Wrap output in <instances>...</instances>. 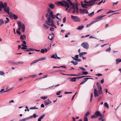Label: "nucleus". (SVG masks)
<instances>
[{"label": "nucleus", "mask_w": 121, "mask_h": 121, "mask_svg": "<svg viewBox=\"0 0 121 121\" xmlns=\"http://www.w3.org/2000/svg\"><path fill=\"white\" fill-rule=\"evenodd\" d=\"M76 5L75 7L73 9V10L72 11V13H75L76 12V13L77 14H78L79 13V11H78V4L77 3H76Z\"/></svg>", "instance_id": "0eeeda50"}, {"label": "nucleus", "mask_w": 121, "mask_h": 121, "mask_svg": "<svg viewBox=\"0 0 121 121\" xmlns=\"http://www.w3.org/2000/svg\"><path fill=\"white\" fill-rule=\"evenodd\" d=\"M51 57V58H55L56 59H60V57H58L57 56V54H53L52 56Z\"/></svg>", "instance_id": "2eb2a0df"}, {"label": "nucleus", "mask_w": 121, "mask_h": 121, "mask_svg": "<svg viewBox=\"0 0 121 121\" xmlns=\"http://www.w3.org/2000/svg\"><path fill=\"white\" fill-rule=\"evenodd\" d=\"M71 63H73V64L74 65H76L78 64L77 62L75 61H71Z\"/></svg>", "instance_id": "a18cd8bd"}, {"label": "nucleus", "mask_w": 121, "mask_h": 121, "mask_svg": "<svg viewBox=\"0 0 121 121\" xmlns=\"http://www.w3.org/2000/svg\"><path fill=\"white\" fill-rule=\"evenodd\" d=\"M84 26H79L76 29L79 30H82L84 27Z\"/></svg>", "instance_id": "393cba45"}, {"label": "nucleus", "mask_w": 121, "mask_h": 121, "mask_svg": "<svg viewBox=\"0 0 121 121\" xmlns=\"http://www.w3.org/2000/svg\"><path fill=\"white\" fill-rule=\"evenodd\" d=\"M37 75L36 74H34L33 75H29V77H30L31 78H34L36 77L37 76Z\"/></svg>", "instance_id": "7c9ffc66"}, {"label": "nucleus", "mask_w": 121, "mask_h": 121, "mask_svg": "<svg viewBox=\"0 0 121 121\" xmlns=\"http://www.w3.org/2000/svg\"><path fill=\"white\" fill-rule=\"evenodd\" d=\"M111 48H110V47L108 48L107 49L105 50V51L106 52H109L111 51Z\"/></svg>", "instance_id": "09e8293b"}, {"label": "nucleus", "mask_w": 121, "mask_h": 121, "mask_svg": "<svg viewBox=\"0 0 121 121\" xmlns=\"http://www.w3.org/2000/svg\"><path fill=\"white\" fill-rule=\"evenodd\" d=\"M88 119L87 117H84V119L83 120V121H88Z\"/></svg>", "instance_id": "e2e57ef3"}, {"label": "nucleus", "mask_w": 121, "mask_h": 121, "mask_svg": "<svg viewBox=\"0 0 121 121\" xmlns=\"http://www.w3.org/2000/svg\"><path fill=\"white\" fill-rule=\"evenodd\" d=\"M54 37L51 35H49L48 36V38L51 40H52L53 38Z\"/></svg>", "instance_id": "2f4dec72"}, {"label": "nucleus", "mask_w": 121, "mask_h": 121, "mask_svg": "<svg viewBox=\"0 0 121 121\" xmlns=\"http://www.w3.org/2000/svg\"><path fill=\"white\" fill-rule=\"evenodd\" d=\"M55 16L53 14V13L52 11L49 14V17L51 18L52 19H54L55 18Z\"/></svg>", "instance_id": "9b49d317"}, {"label": "nucleus", "mask_w": 121, "mask_h": 121, "mask_svg": "<svg viewBox=\"0 0 121 121\" xmlns=\"http://www.w3.org/2000/svg\"><path fill=\"white\" fill-rule=\"evenodd\" d=\"M68 79H70V81L72 82H75L76 80V77H74L73 78H68Z\"/></svg>", "instance_id": "a211bd4d"}, {"label": "nucleus", "mask_w": 121, "mask_h": 121, "mask_svg": "<svg viewBox=\"0 0 121 121\" xmlns=\"http://www.w3.org/2000/svg\"><path fill=\"white\" fill-rule=\"evenodd\" d=\"M79 11L80 13H84L86 14H88V12L87 10L86 9H79Z\"/></svg>", "instance_id": "1a4fd4ad"}, {"label": "nucleus", "mask_w": 121, "mask_h": 121, "mask_svg": "<svg viewBox=\"0 0 121 121\" xmlns=\"http://www.w3.org/2000/svg\"><path fill=\"white\" fill-rule=\"evenodd\" d=\"M61 91H59L58 92L56 93V95H59L60 93H61Z\"/></svg>", "instance_id": "6e6d98bb"}, {"label": "nucleus", "mask_w": 121, "mask_h": 121, "mask_svg": "<svg viewBox=\"0 0 121 121\" xmlns=\"http://www.w3.org/2000/svg\"><path fill=\"white\" fill-rule=\"evenodd\" d=\"M20 39L22 40H24V37L23 35H20Z\"/></svg>", "instance_id": "603ef678"}, {"label": "nucleus", "mask_w": 121, "mask_h": 121, "mask_svg": "<svg viewBox=\"0 0 121 121\" xmlns=\"http://www.w3.org/2000/svg\"><path fill=\"white\" fill-rule=\"evenodd\" d=\"M117 10H115V11H112V10H110V11H108V12H107L106 13L107 14H108V13H112V12H115V11H117Z\"/></svg>", "instance_id": "c03bdc74"}, {"label": "nucleus", "mask_w": 121, "mask_h": 121, "mask_svg": "<svg viewBox=\"0 0 121 121\" xmlns=\"http://www.w3.org/2000/svg\"><path fill=\"white\" fill-rule=\"evenodd\" d=\"M79 56L80 57H82V56L83 55V52L80 53L79 54Z\"/></svg>", "instance_id": "69168bd1"}, {"label": "nucleus", "mask_w": 121, "mask_h": 121, "mask_svg": "<svg viewBox=\"0 0 121 121\" xmlns=\"http://www.w3.org/2000/svg\"><path fill=\"white\" fill-rule=\"evenodd\" d=\"M96 85H97V86L98 88H102L101 87L99 83L97 82L96 83Z\"/></svg>", "instance_id": "79ce46f5"}, {"label": "nucleus", "mask_w": 121, "mask_h": 121, "mask_svg": "<svg viewBox=\"0 0 121 121\" xmlns=\"http://www.w3.org/2000/svg\"><path fill=\"white\" fill-rule=\"evenodd\" d=\"M33 117H34L35 118H36V117H38V116H37L35 113H34L33 114Z\"/></svg>", "instance_id": "680f3d73"}, {"label": "nucleus", "mask_w": 121, "mask_h": 121, "mask_svg": "<svg viewBox=\"0 0 121 121\" xmlns=\"http://www.w3.org/2000/svg\"><path fill=\"white\" fill-rule=\"evenodd\" d=\"M98 92L97 90L95 89L94 90V94L95 97H96L99 96V95H101L102 94L103 92L102 90V88H98Z\"/></svg>", "instance_id": "7ed1b4c3"}, {"label": "nucleus", "mask_w": 121, "mask_h": 121, "mask_svg": "<svg viewBox=\"0 0 121 121\" xmlns=\"http://www.w3.org/2000/svg\"><path fill=\"white\" fill-rule=\"evenodd\" d=\"M17 64H21L22 65H23L24 63V62L23 61H19L17 62Z\"/></svg>", "instance_id": "864d4df0"}, {"label": "nucleus", "mask_w": 121, "mask_h": 121, "mask_svg": "<svg viewBox=\"0 0 121 121\" xmlns=\"http://www.w3.org/2000/svg\"><path fill=\"white\" fill-rule=\"evenodd\" d=\"M82 73L81 74H80V75H83V74H84V75H87V74H88V73L87 72H82Z\"/></svg>", "instance_id": "f704fd0d"}, {"label": "nucleus", "mask_w": 121, "mask_h": 121, "mask_svg": "<svg viewBox=\"0 0 121 121\" xmlns=\"http://www.w3.org/2000/svg\"><path fill=\"white\" fill-rule=\"evenodd\" d=\"M79 68L83 71H84L86 70L85 69L82 67H79Z\"/></svg>", "instance_id": "5fc2aeb1"}, {"label": "nucleus", "mask_w": 121, "mask_h": 121, "mask_svg": "<svg viewBox=\"0 0 121 121\" xmlns=\"http://www.w3.org/2000/svg\"><path fill=\"white\" fill-rule=\"evenodd\" d=\"M64 1H66L65 0H63L62 1H59L57 2H56L55 4L58 6H65V3Z\"/></svg>", "instance_id": "6e6552de"}, {"label": "nucleus", "mask_w": 121, "mask_h": 121, "mask_svg": "<svg viewBox=\"0 0 121 121\" xmlns=\"http://www.w3.org/2000/svg\"><path fill=\"white\" fill-rule=\"evenodd\" d=\"M51 19L50 17H48L47 19V20L45 21L46 23L48 25L56 28V26L54 24V22L53 20Z\"/></svg>", "instance_id": "f03ea898"}, {"label": "nucleus", "mask_w": 121, "mask_h": 121, "mask_svg": "<svg viewBox=\"0 0 121 121\" xmlns=\"http://www.w3.org/2000/svg\"><path fill=\"white\" fill-rule=\"evenodd\" d=\"M4 22L2 19H0V26L2 25Z\"/></svg>", "instance_id": "e433bc0d"}, {"label": "nucleus", "mask_w": 121, "mask_h": 121, "mask_svg": "<svg viewBox=\"0 0 121 121\" xmlns=\"http://www.w3.org/2000/svg\"><path fill=\"white\" fill-rule=\"evenodd\" d=\"M45 114H43V115L40 116L38 118V121H41V120L45 116Z\"/></svg>", "instance_id": "412c9836"}, {"label": "nucleus", "mask_w": 121, "mask_h": 121, "mask_svg": "<svg viewBox=\"0 0 121 121\" xmlns=\"http://www.w3.org/2000/svg\"><path fill=\"white\" fill-rule=\"evenodd\" d=\"M95 2L93 1V0H91V1H89V3L88 4V5H89V6H91L92 5H94V4Z\"/></svg>", "instance_id": "dca6fc26"}, {"label": "nucleus", "mask_w": 121, "mask_h": 121, "mask_svg": "<svg viewBox=\"0 0 121 121\" xmlns=\"http://www.w3.org/2000/svg\"><path fill=\"white\" fill-rule=\"evenodd\" d=\"M83 6H84V7H82L84 9H87V7L86 6H89L88 4H84V5H83Z\"/></svg>", "instance_id": "473e14b6"}, {"label": "nucleus", "mask_w": 121, "mask_h": 121, "mask_svg": "<svg viewBox=\"0 0 121 121\" xmlns=\"http://www.w3.org/2000/svg\"><path fill=\"white\" fill-rule=\"evenodd\" d=\"M6 19L7 20V21L5 22V23L6 24L8 23L9 22V19L8 18L6 17Z\"/></svg>", "instance_id": "de8ad7c7"}, {"label": "nucleus", "mask_w": 121, "mask_h": 121, "mask_svg": "<svg viewBox=\"0 0 121 121\" xmlns=\"http://www.w3.org/2000/svg\"><path fill=\"white\" fill-rule=\"evenodd\" d=\"M48 5L49 8L52 9H54L55 7V5L52 3L48 4Z\"/></svg>", "instance_id": "f3484780"}, {"label": "nucleus", "mask_w": 121, "mask_h": 121, "mask_svg": "<svg viewBox=\"0 0 121 121\" xmlns=\"http://www.w3.org/2000/svg\"><path fill=\"white\" fill-rule=\"evenodd\" d=\"M4 74V73L3 71H0V75H3Z\"/></svg>", "instance_id": "052dcab7"}, {"label": "nucleus", "mask_w": 121, "mask_h": 121, "mask_svg": "<svg viewBox=\"0 0 121 121\" xmlns=\"http://www.w3.org/2000/svg\"><path fill=\"white\" fill-rule=\"evenodd\" d=\"M87 81V80H85V81H83L81 82L80 83V85H82V84H84Z\"/></svg>", "instance_id": "13d9d810"}, {"label": "nucleus", "mask_w": 121, "mask_h": 121, "mask_svg": "<svg viewBox=\"0 0 121 121\" xmlns=\"http://www.w3.org/2000/svg\"><path fill=\"white\" fill-rule=\"evenodd\" d=\"M35 49H33L31 48H30L27 49L26 50L24 51H25L28 52L30 51H34Z\"/></svg>", "instance_id": "b1692460"}, {"label": "nucleus", "mask_w": 121, "mask_h": 121, "mask_svg": "<svg viewBox=\"0 0 121 121\" xmlns=\"http://www.w3.org/2000/svg\"><path fill=\"white\" fill-rule=\"evenodd\" d=\"M69 4L71 5L72 6V7L71 8V9H74L75 7H74V6L73 4L71 2H70Z\"/></svg>", "instance_id": "4c0bfd02"}, {"label": "nucleus", "mask_w": 121, "mask_h": 121, "mask_svg": "<svg viewBox=\"0 0 121 121\" xmlns=\"http://www.w3.org/2000/svg\"><path fill=\"white\" fill-rule=\"evenodd\" d=\"M63 75H70L71 76H79L80 75H81L80 74V73H78V75L76 74H62Z\"/></svg>", "instance_id": "4be33fe9"}, {"label": "nucleus", "mask_w": 121, "mask_h": 121, "mask_svg": "<svg viewBox=\"0 0 121 121\" xmlns=\"http://www.w3.org/2000/svg\"><path fill=\"white\" fill-rule=\"evenodd\" d=\"M90 114V113L89 112H87L85 114L84 117H87V116Z\"/></svg>", "instance_id": "a19ab883"}, {"label": "nucleus", "mask_w": 121, "mask_h": 121, "mask_svg": "<svg viewBox=\"0 0 121 121\" xmlns=\"http://www.w3.org/2000/svg\"><path fill=\"white\" fill-rule=\"evenodd\" d=\"M48 51L47 49L46 48H44V49H42L40 50L41 52L42 53H43L44 52H46Z\"/></svg>", "instance_id": "6ab92c4d"}, {"label": "nucleus", "mask_w": 121, "mask_h": 121, "mask_svg": "<svg viewBox=\"0 0 121 121\" xmlns=\"http://www.w3.org/2000/svg\"><path fill=\"white\" fill-rule=\"evenodd\" d=\"M0 6L1 9L3 8L4 11L8 13L9 15H10L9 12V7H7V4L6 3L4 2L3 3L2 1H0Z\"/></svg>", "instance_id": "f257e3e1"}, {"label": "nucleus", "mask_w": 121, "mask_h": 121, "mask_svg": "<svg viewBox=\"0 0 121 121\" xmlns=\"http://www.w3.org/2000/svg\"><path fill=\"white\" fill-rule=\"evenodd\" d=\"M38 109V108H36L35 106V107H34L31 108H30V109Z\"/></svg>", "instance_id": "bf43d9fd"}, {"label": "nucleus", "mask_w": 121, "mask_h": 121, "mask_svg": "<svg viewBox=\"0 0 121 121\" xmlns=\"http://www.w3.org/2000/svg\"><path fill=\"white\" fill-rule=\"evenodd\" d=\"M60 67H61L63 68H66V66L65 65H63V66H61Z\"/></svg>", "instance_id": "774afa93"}, {"label": "nucleus", "mask_w": 121, "mask_h": 121, "mask_svg": "<svg viewBox=\"0 0 121 121\" xmlns=\"http://www.w3.org/2000/svg\"><path fill=\"white\" fill-rule=\"evenodd\" d=\"M118 1H117L116 3L113 2L112 3L113 6H114V4H117L118 3Z\"/></svg>", "instance_id": "338daca9"}, {"label": "nucleus", "mask_w": 121, "mask_h": 121, "mask_svg": "<svg viewBox=\"0 0 121 121\" xmlns=\"http://www.w3.org/2000/svg\"><path fill=\"white\" fill-rule=\"evenodd\" d=\"M94 15V12H93L91 13L88 14V16L90 17H91Z\"/></svg>", "instance_id": "c9c22d12"}, {"label": "nucleus", "mask_w": 121, "mask_h": 121, "mask_svg": "<svg viewBox=\"0 0 121 121\" xmlns=\"http://www.w3.org/2000/svg\"><path fill=\"white\" fill-rule=\"evenodd\" d=\"M64 1L65 3V6H64L65 7H67L65 9V10L67 11L68 10V9L69 8L70 6L69 4L66 1Z\"/></svg>", "instance_id": "f8f14e48"}, {"label": "nucleus", "mask_w": 121, "mask_h": 121, "mask_svg": "<svg viewBox=\"0 0 121 121\" xmlns=\"http://www.w3.org/2000/svg\"><path fill=\"white\" fill-rule=\"evenodd\" d=\"M104 106L107 108H109V106L108 103L107 102L105 103L104 104Z\"/></svg>", "instance_id": "bb28decb"}, {"label": "nucleus", "mask_w": 121, "mask_h": 121, "mask_svg": "<svg viewBox=\"0 0 121 121\" xmlns=\"http://www.w3.org/2000/svg\"><path fill=\"white\" fill-rule=\"evenodd\" d=\"M61 19H59V20H57L56 21L57 22V25L59 26L61 22Z\"/></svg>", "instance_id": "c756f323"}, {"label": "nucleus", "mask_w": 121, "mask_h": 121, "mask_svg": "<svg viewBox=\"0 0 121 121\" xmlns=\"http://www.w3.org/2000/svg\"><path fill=\"white\" fill-rule=\"evenodd\" d=\"M12 16L13 17L14 19L15 20H16L18 18L17 16L16 15L12 14Z\"/></svg>", "instance_id": "c85d7f7f"}, {"label": "nucleus", "mask_w": 121, "mask_h": 121, "mask_svg": "<svg viewBox=\"0 0 121 121\" xmlns=\"http://www.w3.org/2000/svg\"><path fill=\"white\" fill-rule=\"evenodd\" d=\"M94 23L93 22V21L90 24H88V25H87V26H86V27H89L91 25H92V24H93Z\"/></svg>", "instance_id": "49530a36"}, {"label": "nucleus", "mask_w": 121, "mask_h": 121, "mask_svg": "<svg viewBox=\"0 0 121 121\" xmlns=\"http://www.w3.org/2000/svg\"><path fill=\"white\" fill-rule=\"evenodd\" d=\"M43 27L45 30L49 28L48 26L46 25L45 24H44L43 25Z\"/></svg>", "instance_id": "a878e982"}, {"label": "nucleus", "mask_w": 121, "mask_h": 121, "mask_svg": "<svg viewBox=\"0 0 121 121\" xmlns=\"http://www.w3.org/2000/svg\"><path fill=\"white\" fill-rule=\"evenodd\" d=\"M52 103V102L49 99H48L45 100L44 102V104L45 106H47L48 105Z\"/></svg>", "instance_id": "9d476101"}, {"label": "nucleus", "mask_w": 121, "mask_h": 121, "mask_svg": "<svg viewBox=\"0 0 121 121\" xmlns=\"http://www.w3.org/2000/svg\"><path fill=\"white\" fill-rule=\"evenodd\" d=\"M95 115H96L97 117L99 116L102 117V115L101 114L100 112L98 111H96L95 112Z\"/></svg>", "instance_id": "ddd939ff"}, {"label": "nucleus", "mask_w": 121, "mask_h": 121, "mask_svg": "<svg viewBox=\"0 0 121 121\" xmlns=\"http://www.w3.org/2000/svg\"><path fill=\"white\" fill-rule=\"evenodd\" d=\"M81 46L84 48L88 49L89 47V45L88 43L86 42L83 43L81 44Z\"/></svg>", "instance_id": "423d86ee"}, {"label": "nucleus", "mask_w": 121, "mask_h": 121, "mask_svg": "<svg viewBox=\"0 0 121 121\" xmlns=\"http://www.w3.org/2000/svg\"><path fill=\"white\" fill-rule=\"evenodd\" d=\"M116 64H118L119 63L121 62V59H117L116 60Z\"/></svg>", "instance_id": "cd10ccee"}, {"label": "nucleus", "mask_w": 121, "mask_h": 121, "mask_svg": "<svg viewBox=\"0 0 121 121\" xmlns=\"http://www.w3.org/2000/svg\"><path fill=\"white\" fill-rule=\"evenodd\" d=\"M71 18L74 21L76 22H79L80 21V18L78 16L71 15Z\"/></svg>", "instance_id": "39448f33"}, {"label": "nucleus", "mask_w": 121, "mask_h": 121, "mask_svg": "<svg viewBox=\"0 0 121 121\" xmlns=\"http://www.w3.org/2000/svg\"><path fill=\"white\" fill-rule=\"evenodd\" d=\"M71 57L73 60L76 61L80 62L81 61V60L80 59L75 58L73 56H71Z\"/></svg>", "instance_id": "5701e85b"}, {"label": "nucleus", "mask_w": 121, "mask_h": 121, "mask_svg": "<svg viewBox=\"0 0 121 121\" xmlns=\"http://www.w3.org/2000/svg\"><path fill=\"white\" fill-rule=\"evenodd\" d=\"M28 120L27 118H24L22 119H21L19 120V121H25Z\"/></svg>", "instance_id": "ea45409f"}, {"label": "nucleus", "mask_w": 121, "mask_h": 121, "mask_svg": "<svg viewBox=\"0 0 121 121\" xmlns=\"http://www.w3.org/2000/svg\"><path fill=\"white\" fill-rule=\"evenodd\" d=\"M66 21V18L65 17L64 18L63 20V22L64 23Z\"/></svg>", "instance_id": "0e129e2a"}, {"label": "nucleus", "mask_w": 121, "mask_h": 121, "mask_svg": "<svg viewBox=\"0 0 121 121\" xmlns=\"http://www.w3.org/2000/svg\"><path fill=\"white\" fill-rule=\"evenodd\" d=\"M99 20L98 19V18H97V17H96V19L94 21H93V22L94 23H95V22H97L98 21H99Z\"/></svg>", "instance_id": "3c124183"}, {"label": "nucleus", "mask_w": 121, "mask_h": 121, "mask_svg": "<svg viewBox=\"0 0 121 121\" xmlns=\"http://www.w3.org/2000/svg\"><path fill=\"white\" fill-rule=\"evenodd\" d=\"M46 58L45 57H43L42 58H40L38 59L39 61H42L43 60H46Z\"/></svg>", "instance_id": "58836bf2"}, {"label": "nucleus", "mask_w": 121, "mask_h": 121, "mask_svg": "<svg viewBox=\"0 0 121 121\" xmlns=\"http://www.w3.org/2000/svg\"><path fill=\"white\" fill-rule=\"evenodd\" d=\"M105 16H106V15H103V16H99L97 17L98 18V19L99 20H101V19H102V17H103Z\"/></svg>", "instance_id": "72a5a7b5"}, {"label": "nucleus", "mask_w": 121, "mask_h": 121, "mask_svg": "<svg viewBox=\"0 0 121 121\" xmlns=\"http://www.w3.org/2000/svg\"><path fill=\"white\" fill-rule=\"evenodd\" d=\"M22 46H23L21 48V49L22 50H25L27 49V46L26 45H24L23 44H22Z\"/></svg>", "instance_id": "aec40b11"}, {"label": "nucleus", "mask_w": 121, "mask_h": 121, "mask_svg": "<svg viewBox=\"0 0 121 121\" xmlns=\"http://www.w3.org/2000/svg\"><path fill=\"white\" fill-rule=\"evenodd\" d=\"M18 24L19 28L17 30H25V26L23 23H21L20 22H18Z\"/></svg>", "instance_id": "20e7f679"}, {"label": "nucleus", "mask_w": 121, "mask_h": 121, "mask_svg": "<svg viewBox=\"0 0 121 121\" xmlns=\"http://www.w3.org/2000/svg\"><path fill=\"white\" fill-rule=\"evenodd\" d=\"M39 61V60L38 59L37 60H35L33 61V63H34V64L36 63L37 62Z\"/></svg>", "instance_id": "4d7b16f0"}, {"label": "nucleus", "mask_w": 121, "mask_h": 121, "mask_svg": "<svg viewBox=\"0 0 121 121\" xmlns=\"http://www.w3.org/2000/svg\"><path fill=\"white\" fill-rule=\"evenodd\" d=\"M97 117L95 115H93L91 117L92 119L95 118Z\"/></svg>", "instance_id": "8fccbe9b"}, {"label": "nucleus", "mask_w": 121, "mask_h": 121, "mask_svg": "<svg viewBox=\"0 0 121 121\" xmlns=\"http://www.w3.org/2000/svg\"><path fill=\"white\" fill-rule=\"evenodd\" d=\"M61 14L59 13H57L56 14V15L55 16V18H56L58 20L59 19H60L61 17Z\"/></svg>", "instance_id": "4468645a"}, {"label": "nucleus", "mask_w": 121, "mask_h": 121, "mask_svg": "<svg viewBox=\"0 0 121 121\" xmlns=\"http://www.w3.org/2000/svg\"><path fill=\"white\" fill-rule=\"evenodd\" d=\"M48 98V97L46 96H42L40 97L41 99L43 100H45Z\"/></svg>", "instance_id": "37998d69"}]
</instances>
